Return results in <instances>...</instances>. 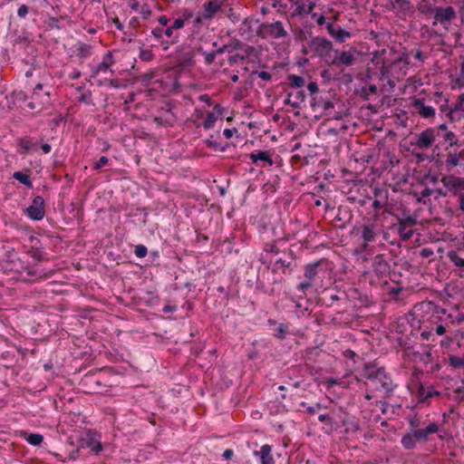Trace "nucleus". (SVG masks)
Listing matches in <instances>:
<instances>
[{
  "label": "nucleus",
  "instance_id": "nucleus-1",
  "mask_svg": "<svg viewBox=\"0 0 464 464\" xmlns=\"http://www.w3.org/2000/svg\"><path fill=\"white\" fill-rule=\"evenodd\" d=\"M363 375L376 391L383 392L386 396H390L396 387L382 367L376 368L373 365H366Z\"/></svg>",
  "mask_w": 464,
  "mask_h": 464
},
{
  "label": "nucleus",
  "instance_id": "nucleus-2",
  "mask_svg": "<svg viewBox=\"0 0 464 464\" xmlns=\"http://www.w3.org/2000/svg\"><path fill=\"white\" fill-rule=\"evenodd\" d=\"M309 47L312 52L329 63L328 57L333 51V43L324 37L315 36L310 41Z\"/></svg>",
  "mask_w": 464,
  "mask_h": 464
},
{
  "label": "nucleus",
  "instance_id": "nucleus-3",
  "mask_svg": "<svg viewBox=\"0 0 464 464\" xmlns=\"http://www.w3.org/2000/svg\"><path fill=\"white\" fill-rule=\"evenodd\" d=\"M258 34L263 38L272 36L277 39L286 36L287 32L285 30L283 24L280 21H277L273 24H262L259 27Z\"/></svg>",
  "mask_w": 464,
  "mask_h": 464
},
{
  "label": "nucleus",
  "instance_id": "nucleus-4",
  "mask_svg": "<svg viewBox=\"0 0 464 464\" xmlns=\"http://www.w3.org/2000/svg\"><path fill=\"white\" fill-rule=\"evenodd\" d=\"M320 261L308 264L304 267V280L297 285L299 291L304 292L306 289L313 286L318 277V266Z\"/></svg>",
  "mask_w": 464,
  "mask_h": 464
},
{
  "label": "nucleus",
  "instance_id": "nucleus-5",
  "mask_svg": "<svg viewBox=\"0 0 464 464\" xmlns=\"http://www.w3.org/2000/svg\"><path fill=\"white\" fill-rule=\"evenodd\" d=\"M24 212L33 220L43 219L45 214L44 198L41 196L34 197L32 204L24 209Z\"/></svg>",
  "mask_w": 464,
  "mask_h": 464
},
{
  "label": "nucleus",
  "instance_id": "nucleus-6",
  "mask_svg": "<svg viewBox=\"0 0 464 464\" xmlns=\"http://www.w3.org/2000/svg\"><path fill=\"white\" fill-rule=\"evenodd\" d=\"M222 5V0H210L204 4L202 6L201 16H198L195 19V22L199 23L201 18L206 20L212 19L221 10Z\"/></svg>",
  "mask_w": 464,
  "mask_h": 464
},
{
  "label": "nucleus",
  "instance_id": "nucleus-7",
  "mask_svg": "<svg viewBox=\"0 0 464 464\" xmlns=\"http://www.w3.org/2000/svg\"><path fill=\"white\" fill-rule=\"evenodd\" d=\"M356 61V57L351 52H342L339 50L334 51V57L329 62L331 65L337 67L340 66H352Z\"/></svg>",
  "mask_w": 464,
  "mask_h": 464
},
{
  "label": "nucleus",
  "instance_id": "nucleus-8",
  "mask_svg": "<svg viewBox=\"0 0 464 464\" xmlns=\"http://www.w3.org/2000/svg\"><path fill=\"white\" fill-rule=\"evenodd\" d=\"M436 139V130L429 128L420 132L415 142V145L420 150L430 149Z\"/></svg>",
  "mask_w": 464,
  "mask_h": 464
},
{
  "label": "nucleus",
  "instance_id": "nucleus-9",
  "mask_svg": "<svg viewBox=\"0 0 464 464\" xmlns=\"http://www.w3.org/2000/svg\"><path fill=\"white\" fill-rule=\"evenodd\" d=\"M114 63L113 56L111 52H108L102 63H100L97 66H94L91 71V77L95 78L99 76L101 73L106 74L107 72L113 73V71L111 69V66Z\"/></svg>",
  "mask_w": 464,
  "mask_h": 464
},
{
  "label": "nucleus",
  "instance_id": "nucleus-10",
  "mask_svg": "<svg viewBox=\"0 0 464 464\" xmlns=\"http://www.w3.org/2000/svg\"><path fill=\"white\" fill-rule=\"evenodd\" d=\"M441 182L449 188L450 191L454 194H458L459 191L464 190V179L455 176H445L441 179Z\"/></svg>",
  "mask_w": 464,
  "mask_h": 464
},
{
  "label": "nucleus",
  "instance_id": "nucleus-11",
  "mask_svg": "<svg viewBox=\"0 0 464 464\" xmlns=\"http://www.w3.org/2000/svg\"><path fill=\"white\" fill-rule=\"evenodd\" d=\"M411 105L415 111L424 119L432 118L435 115L434 108L430 105H426L421 99H414Z\"/></svg>",
  "mask_w": 464,
  "mask_h": 464
},
{
  "label": "nucleus",
  "instance_id": "nucleus-12",
  "mask_svg": "<svg viewBox=\"0 0 464 464\" xmlns=\"http://www.w3.org/2000/svg\"><path fill=\"white\" fill-rule=\"evenodd\" d=\"M456 16L455 10L452 6L438 7L435 10L434 17L440 24L450 22Z\"/></svg>",
  "mask_w": 464,
  "mask_h": 464
},
{
  "label": "nucleus",
  "instance_id": "nucleus-13",
  "mask_svg": "<svg viewBox=\"0 0 464 464\" xmlns=\"http://www.w3.org/2000/svg\"><path fill=\"white\" fill-rule=\"evenodd\" d=\"M326 28L329 34L339 43H343L347 38L351 37L350 32L341 28L340 26H334L332 23H328Z\"/></svg>",
  "mask_w": 464,
  "mask_h": 464
},
{
  "label": "nucleus",
  "instance_id": "nucleus-14",
  "mask_svg": "<svg viewBox=\"0 0 464 464\" xmlns=\"http://www.w3.org/2000/svg\"><path fill=\"white\" fill-rule=\"evenodd\" d=\"M254 455L259 458L260 464H275L271 446L263 445L259 450L254 451Z\"/></svg>",
  "mask_w": 464,
  "mask_h": 464
},
{
  "label": "nucleus",
  "instance_id": "nucleus-15",
  "mask_svg": "<svg viewBox=\"0 0 464 464\" xmlns=\"http://www.w3.org/2000/svg\"><path fill=\"white\" fill-rule=\"evenodd\" d=\"M439 430V425L436 422L430 423L425 428H420L415 431V437L419 439L420 442H426L429 440L430 434L436 433Z\"/></svg>",
  "mask_w": 464,
  "mask_h": 464
},
{
  "label": "nucleus",
  "instance_id": "nucleus-16",
  "mask_svg": "<svg viewBox=\"0 0 464 464\" xmlns=\"http://www.w3.org/2000/svg\"><path fill=\"white\" fill-rule=\"evenodd\" d=\"M447 116L452 121L464 119V98L459 99V101L455 104L454 108L449 111Z\"/></svg>",
  "mask_w": 464,
  "mask_h": 464
},
{
  "label": "nucleus",
  "instance_id": "nucleus-17",
  "mask_svg": "<svg viewBox=\"0 0 464 464\" xmlns=\"http://www.w3.org/2000/svg\"><path fill=\"white\" fill-rule=\"evenodd\" d=\"M372 266L377 274H385L389 268L388 262L384 259L383 255H376L373 257Z\"/></svg>",
  "mask_w": 464,
  "mask_h": 464
},
{
  "label": "nucleus",
  "instance_id": "nucleus-18",
  "mask_svg": "<svg viewBox=\"0 0 464 464\" xmlns=\"http://www.w3.org/2000/svg\"><path fill=\"white\" fill-rule=\"evenodd\" d=\"M291 259L292 258L286 254H284L283 256L277 257L275 261V270H282L284 273L285 272V269L292 271Z\"/></svg>",
  "mask_w": 464,
  "mask_h": 464
},
{
  "label": "nucleus",
  "instance_id": "nucleus-19",
  "mask_svg": "<svg viewBox=\"0 0 464 464\" xmlns=\"http://www.w3.org/2000/svg\"><path fill=\"white\" fill-rule=\"evenodd\" d=\"M376 231L372 225H365L362 229V237L365 241L366 245L373 242L376 237Z\"/></svg>",
  "mask_w": 464,
  "mask_h": 464
},
{
  "label": "nucleus",
  "instance_id": "nucleus-20",
  "mask_svg": "<svg viewBox=\"0 0 464 464\" xmlns=\"http://www.w3.org/2000/svg\"><path fill=\"white\" fill-rule=\"evenodd\" d=\"M419 441V439L415 437V431H411L402 436L401 438V445L406 450H412L416 447V442Z\"/></svg>",
  "mask_w": 464,
  "mask_h": 464
},
{
  "label": "nucleus",
  "instance_id": "nucleus-21",
  "mask_svg": "<svg viewBox=\"0 0 464 464\" xmlns=\"http://www.w3.org/2000/svg\"><path fill=\"white\" fill-rule=\"evenodd\" d=\"M249 157L253 163H256L258 160H262V161L267 162L270 166H272L274 164V161L271 159L268 151L252 152L249 155Z\"/></svg>",
  "mask_w": 464,
  "mask_h": 464
},
{
  "label": "nucleus",
  "instance_id": "nucleus-22",
  "mask_svg": "<svg viewBox=\"0 0 464 464\" xmlns=\"http://www.w3.org/2000/svg\"><path fill=\"white\" fill-rule=\"evenodd\" d=\"M297 5L295 10L294 11V15H303L312 14L313 9L315 6V4L311 2L309 5H305L304 3L295 2Z\"/></svg>",
  "mask_w": 464,
  "mask_h": 464
},
{
  "label": "nucleus",
  "instance_id": "nucleus-23",
  "mask_svg": "<svg viewBox=\"0 0 464 464\" xmlns=\"http://www.w3.org/2000/svg\"><path fill=\"white\" fill-rule=\"evenodd\" d=\"M22 436L33 446H39L44 440V436L38 433H27L26 431H23Z\"/></svg>",
  "mask_w": 464,
  "mask_h": 464
},
{
  "label": "nucleus",
  "instance_id": "nucleus-24",
  "mask_svg": "<svg viewBox=\"0 0 464 464\" xmlns=\"http://www.w3.org/2000/svg\"><path fill=\"white\" fill-rule=\"evenodd\" d=\"M19 145L24 150V152H28L31 150H34L37 146V142H34L30 137H24L19 140Z\"/></svg>",
  "mask_w": 464,
  "mask_h": 464
},
{
  "label": "nucleus",
  "instance_id": "nucleus-25",
  "mask_svg": "<svg viewBox=\"0 0 464 464\" xmlns=\"http://www.w3.org/2000/svg\"><path fill=\"white\" fill-rule=\"evenodd\" d=\"M13 177L16 180H18L21 183H23L24 185H25L27 188H33V182L31 181L28 175H26L21 171H16L13 174Z\"/></svg>",
  "mask_w": 464,
  "mask_h": 464
},
{
  "label": "nucleus",
  "instance_id": "nucleus-26",
  "mask_svg": "<svg viewBox=\"0 0 464 464\" xmlns=\"http://www.w3.org/2000/svg\"><path fill=\"white\" fill-rule=\"evenodd\" d=\"M462 153H464V150H462L459 155L457 153H449L445 161L446 166L450 168L458 166Z\"/></svg>",
  "mask_w": 464,
  "mask_h": 464
},
{
  "label": "nucleus",
  "instance_id": "nucleus-27",
  "mask_svg": "<svg viewBox=\"0 0 464 464\" xmlns=\"http://www.w3.org/2000/svg\"><path fill=\"white\" fill-rule=\"evenodd\" d=\"M290 85L295 88H302L305 81L302 76L291 74L288 76Z\"/></svg>",
  "mask_w": 464,
  "mask_h": 464
},
{
  "label": "nucleus",
  "instance_id": "nucleus-28",
  "mask_svg": "<svg viewBox=\"0 0 464 464\" xmlns=\"http://www.w3.org/2000/svg\"><path fill=\"white\" fill-rule=\"evenodd\" d=\"M450 365L455 369H459L464 367V355L462 357H458L455 355H450L449 358Z\"/></svg>",
  "mask_w": 464,
  "mask_h": 464
},
{
  "label": "nucleus",
  "instance_id": "nucleus-29",
  "mask_svg": "<svg viewBox=\"0 0 464 464\" xmlns=\"http://www.w3.org/2000/svg\"><path fill=\"white\" fill-rule=\"evenodd\" d=\"M450 260L456 266L464 268V259L460 257L457 252L451 251L449 253Z\"/></svg>",
  "mask_w": 464,
  "mask_h": 464
},
{
  "label": "nucleus",
  "instance_id": "nucleus-30",
  "mask_svg": "<svg viewBox=\"0 0 464 464\" xmlns=\"http://www.w3.org/2000/svg\"><path fill=\"white\" fill-rule=\"evenodd\" d=\"M28 255L36 261H43L45 259V254L42 250L35 247H32L28 251Z\"/></svg>",
  "mask_w": 464,
  "mask_h": 464
},
{
  "label": "nucleus",
  "instance_id": "nucleus-31",
  "mask_svg": "<svg viewBox=\"0 0 464 464\" xmlns=\"http://www.w3.org/2000/svg\"><path fill=\"white\" fill-rule=\"evenodd\" d=\"M417 220L414 217L408 216L404 218L399 219L398 226L401 227L407 228L408 227H412L416 225Z\"/></svg>",
  "mask_w": 464,
  "mask_h": 464
},
{
  "label": "nucleus",
  "instance_id": "nucleus-32",
  "mask_svg": "<svg viewBox=\"0 0 464 464\" xmlns=\"http://www.w3.org/2000/svg\"><path fill=\"white\" fill-rule=\"evenodd\" d=\"M443 140L447 142L450 143V146L452 147L454 145H457L458 142H459V140L458 138L456 137L455 133H453L452 131L449 130V131H446L445 133H442V136Z\"/></svg>",
  "mask_w": 464,
  "mask_h": 464
},
{
  "label": "nucleus",
  "instance_id": "nucleus-33",
  "mask_svg": "<svg viewBox=\"0 0 464 464\" xmlns=\"http://www.w3.org/2000/svg\"><path fill=\"white\" fill-rule=\"evenodd\" d=\"M413 230L409 229L407 230L405 227H398V233L403 241L409 240L413 236Z\"/></svg>",
  "mask_w": 464,
  "mask_h": 464
},
{
  "label": "nucleus",
  "instance_id": "nucleus-34",
  "mask_svg": "<svg viewBox=\"0 0 464 464\" xmlns=\"http://www.w3.org/2000/svg\"><path fill=\"white\" fill-rule=\"evenodd\" d=\"M217 121V118L216 116L214 115V113L212 112H208L205 121H204V123H203V126L205 129H211L215 122Z\"/></svg>",
  "mask_w": 464,
  "mask_h": 464
},
{
  "label": "nucleus",
  "instance_id": "nucleus-35",
  "mask_svg": "<svg viewBox=\"0 0 464 464\" xmlns=\"http://www.w3.org/2000/svg\"><path fill=\"white\" fill-rule=\"evenodd\" d=\"M87 447L90 448L92 451L98 453L102 450V446L100 441L94 440L92 439L89 440L86 443Z\"/></svg>",
  "mask_w": 464,
  "mask_h": 464
},
{
  "label": "nucleus",
  "instance_id": "nucleus-36",
  "mask_svg": "<svg viewBox=\"0 0 464 464\" xmlns=\"http://www.w3.org/2000/svg\"><path fill=\"white\" fill-rule=\"evenodd\" d=\"M158 125H162L165 127L171 126L174 122V119L170 118H162V117H155L153 120Z\"/></svg>",
  "mask_w": 464,
  "mask_h": 464
},
{
  "label": "nucleus",
  "instance_id": "nucleus-37",
  "mask_svg": "<svg viewBox=\"0 0 464 464\" xmlns=\"http://www.w3.org/2000/svg\"><path fill=\"white\" fill-rule=\"evenodd\" d=\"M91 45L83 44L78 48V55L86 58L91 54Z\"/></svg>",
  "mask_w": 464,
  "mask_h": 464
},
{
  "label": "nucleus",
  "instance_id": "nucleus-38",
  "mask_svg": "<svg viewBox=\"0 0 464 464\" xmlns=\"http://www.w3.org/2000/svg\"><path fill=\"white\" fill-rule=\"evenodd\" d=\"M276 333L275 336L279 340H284L285 338V334L288 333V329L286 326L281 324L276 329Z\"/></svg>",
  "mask_w": 464,
  "mask_h": 464
},
{
  "label": "nucleus",
  "instance_id": "nucleus-39",
  "mask_svg": "<svg viewBox=\"0 0 464 464\" xmlns=\"http://www.w3.org/2000/svg\"><path fill=\"white\" fill-rule=\"evenodd\" d=\"M410 428L411 431L419 430L421 428V421L419 418L414 417L409 420Z\"/></svg>",
  "mask_w": 464,
  "mask_h": 464
},
{
  "label": "nucleus",
  "instance_id": "nucleus-40",
  "mask_svg": "<svg viewBox=\"0 0 464 464\" xmlns=\"http://www.w3.org/2000/svg\"><path fill=\"white\" fill-rule=\"evenodd\" d=\"M407 65H408V63L406 61H404L402 58H399L397 59L396 61H394L392 64H391V68L392 69H397L399 68L400 70L402 69V67H404L405 69H407Z\"/></svg>",
  "mask_w": 464,
  "mask_h": 464
},
{
  "label": "nucleus",
  "instance_id": "nucleus-41",
  "mask_svg": "<svg viewBox=\"0 0 464 464\" xmlns=\"http://www.w3.org/2000/svg\"><path fill=\"white\" fill-rule=\"evenodd\" d=\"M92 92L87 91L79 97V102L93 105L92 102Z\"/></svg>",
  "mask_w": 464,
  "mask_h": 464
},
{
  "label": "nucleus",
  "instance_id": "nucleus-42",
  "mask_svg": "<svg viewBox=\"0 0 464 464\" xmlns=\"http://www.w3.org/2000/svg\"><path fill=\"white\" fill-rule=\"evenodd\" d=\"M147 252H148L147 251V247L145 246H143V245L136 246L135 251H134L136 256H138V257H144V256H146Z\"/></svg>",
  "mask_w": 464,
  "mask_h": 464
},
{
  "label": "nucleus",
  "instance_id": "nucleus-43",
  "mask_svg": "<svg viewBox=\"0 0 464 464\" xmlns=\"http://www.w3.org/2000/svg\"><path fill=\"white\" fill-rule=\"evenodd\" d=\"M432 192H433V190L429 188H424L420 192L421 197L420 198H418V202H422L423 204H426L427 201L424 198L430 197Z\"/></svg>",
  "mask_w": 464,
  "mask_h": 464
},
{
  "label": "nucleus",
  "instance_id": "nucleus-44",
  "mask_svg": "<svg viewBox=\"0 0 464 464\" xmlns=\"http://www.w3.org/2000/svg\"><path fill=\"white\" fill-rule=\"evenodd\" d=\"M293 93V99L295 101H298V106L300 105L301 102H303L305 99V93L304 91L300 90V91H296L295 92H292Z\"/></svg>",
  "mask_w": 464,
  "mask_h": 464
},
{
  "label": "nucleus",
  "instance_id": "nucleus-45",
  "mask_svg": "<svg viewBox=\"0 0 464 464\" xmlns=\"http://www.w3.org/2000/svg\"><path fill=\"white\" fill-rule=\"evenodd\" d=\"M284 103L285 105H290L294 108H298V101H295L293 99V93L292 92H289L287 94V98L284 101Z\"/></svg>",
  "mask_w": 464,
  "mask_h": 464
},
{
  "label": "nucleus",
  "instance_id": "nucleus-46",
  "mask_svg": "<svg viewBox=\"0 0 464 464\" xmlns=\"http://www.w3.org/2000/svg\"><path fill=\"white\" fill-rule=\"evenodd\" d=\"M139 12L144 19H148L151 15V10L147 5H141Z\"/></svg>",
  "mask_w": 464,
  "mask_h": 464
},
{
  "label": "nucleus",
  "instance_id": "nucleus-47",
  "mask_svg": "<svg viewBox=\"0 0 464 464\" xmlns=\"http://www.w3.org/2000/svg\"><path fill=\"white\" fill-rule=\"evenodd\" d=\"M202 53L205 56V62H206L207 64H211V63H214L215 57L217 55V53H215V52H211V53L203 52Z\"/></svg>",
  "mask_w": 464,
  "mask_h": 464
},
{
  "label": "nucleus",
  "instance_id": "nucleus-48",
  "mask_svg": "<svg viewBox=\"0 0 464 464\" xmlns=\"http://www.w3.org/2000/svg\"><path fill=\"white\" fill-rule=\"evenodd\" d=\"M411 53L413 55V57L416 60H419L420 62H424V60L427 58V56L420 51V50H412Z\"/></svg>",
  "mask_w": 464,
  "mask_h": 464
},
{
  "label": "nucleus",
  "instance_id": "nucleus-49",
  "mask_svg": "<svg viewBox=\"0 0 464 464\" xmlns=\"http://www.w3.org/2000/svg\"><path fill=\"white\" fill-rule=\"evenodd\" d=\"M140 58L142 61H150L152 58V53L150 50H140Z\"/></svg>",
  "mask_w": 464,
  "mask_h": 464
},
{
  "label": "nucleus",
  "instance_id": "nucleus-50",
  "mask_svg": "<svg viewBox=\"0 0 464 464\" xmlns=\"http://www.w3.org/2000/svg\"><path fill=\"white\" fill-rule=\"evenodd\" d=\"M109 159L106 156H102L97 162H95L94 169H100L102 166L106 165Z\"/></svg>",
  "mask_w": 464,
  "mask_h": 464
},
{
  "label": "nucleus",
  "instance_id": "nucleus-51",
  "mask_svg": "<svg viewBox=\"0 0 464 464\" xmlns=\"http://www.w3.org/2000/svg\"><path fill=\"white\" fill-rule=\"evenodd\" d=\"M53 271H49L48 273H42V272H37V271H29L28 272V275L29 276H34V275H39V277L40 278H49L53 276Z\"/></svg>",
  "mask_w": 464,
  "mask_h": 464
},
{
  "label": "nucleus",
  "instance_id": "nucleus-52",
  "mask_svg": "<svg viewBox=\"0 0 464 464\" xmlns=\"http://www.w3.org/2000/svg\"><path fill=\"white\" fill-rule=\"evenodd\" d=\"M254 73L257 74L260 79L263 81H270L272 78L271 73L262 71V72H255Z\"/></svg>",
  "mask_w": 464,
  "mask_h": 464
},
{
  "label": "nucleus",
  "instance_id": "nucleus-53",
  "mask_svg": "<svg viewBox=\"0 0 464 464\" xmlns=\"http://www.w3.org/2000/svg\"><path fill=\"white\" fill-rule=\"evenodd\" d=\"M436 130V137L442 136V133H445L448 130V127L445 123L440 124L439 127L434 128Z\"/></svg>",
  "mask_w": 464,
  "mask_h": 464
},
{
  "label": "nucleus",
  "instance_id": "nucleus-54",
  "mask_svg": "<svg viewBox=\"0 0 464 464\" xmlns=\"http://www.w3.org/2000/svg\"><path fill=\"white\" fill-rule=\"evenodd\" d=\"M185 25V22L180 18H177L173 24H172V28H174L175 30H179V29H181L183 28Z\"/></svg>",
  "mask_w": 464,
  "mask_h": 464
},
{
  "label": "nucleus",
  "instance_id": "nucleus-55",
  "mask_svg": "<svg viewBox=\"0 0 464 464\" xmlns=\"http://www.w3.org/2000/svg\"><path fill=\"white\" fill-rule=\"evenodd\" d=\"M29 8L25 5H22L17 11V14L20 17H24L28 14Z\"/></svg>",
  "mask_w": 464,
  "mask_h": 464
},
{
  "label": "nucleus",
  "instance_id": "nucleus-56",
  "mask_svg": "<svg viewBox=\"0 0 464 464\" xmlns=\"http://www.w3.org/2000/svg\"><path fill=\"white\" fill-rule=\"evenodd\" d=\"M180 18L186 23L193 18V14L189 10H185Z\"/></svg>",
  "mask_w": 464,
  "mask_h": 464
},
{
  "label": "nucleus",
  "instance_id": "nucleus-57",
  "mask_svg": "<svg viewBox=\"0 0 464 464\" xmlns=\"http://www.w3.org/2000/svg\"><path fill=\"white\" fill-rule=\"evenodd\" d=\"M322 108L324 112H327L329 110L334 108V102L330 100H326L323 102Z\"/></svg>",
  "mask_w": 464,
  "mask_h": 464
},
{
  "label": "nucleus",
  "instance_id": "nucleus-58",
  "mask_svg": "<svg viewBox=\"0 0 464 464\" xmlns=\"http://www.w3.org/2000/svg\"><path fill=\"white\" fill-rule=\"evenodd\" d=\"M307 89H308V91L312 94H314V93H316L318 92L319 88H318V85H317V83L315 82H311L308 83Z\"/></svg>",
  "mask_w": 464,
  "mask_h": 464
},
{
  "label": "nucleus",
  "instance_id": "nucleus-59",
  "mask_svg": "<svg viewBox=\"0 0 464 464\" xmlns=\"http://www.w3.org/2000/svg\"><path fill=\"white\" fill-rule=\"evenodd\" d=\"M433 255V250L430 248H422L420 251V256L424 258H428Z\"/></svg>",
  "mask_w": 464,
  "mask_h": 464
},
{
  "label": "nucleus",
  "instance_id": "nucleus-60",
  "mask_svg": "<svg viewBox=\"0 0 464 464\" xmlns=\"http://www.w3.org/2000/svg\"><path fill=\"white\" fill-rule=\"evenodd\" d=\"M152 34L158 39H161L162 38V35H163V29L162 28H155L152 30Z\"/></svg>",
  "mask_w": 464,
  "mask_h": 464
},
{
  "label": "nucleus",
  "instance_id": "nucleus-61",
  "mask_svg": "<svg viewBox=\"0 0 464 464\" xmlns=\"http://www.w3.org/2000/svg\"><path fill=\"white\" fill-rule=\"evenodd\" d=\"M129 6L130 7V9L134 10V11H140V5L139 2L135 1V0H131L129 2Z\"/></svg>",
  "mask_w": 464,
  "mask_h": 464
},
{
  "label": "nucleus",
  "instance_id": "nucleus-62",
  "mask_svg": "<svg viewBox=\"0 0 464 464\" xmlns=\"http://www.w3.org/2000/svg\"><path fill=\"white\" fill-rule=\"evenodd\" d=\"M235 131H236V129H233V130L225 129L223 131V134L227 139H231L233 137Z\"/></svg>",
  "mask_w": 464,
  "mask_h": 464
},
{
  "label": "nucleus",
  "instance_id": "nucleus-63",
  "mask_svg": "<svg viewBox=\"0 0 464 464\" xmlns=\"http://www.w3.org/2000/svg\"><path fill=\"white\" fill-rule=\"evenodd\" d=\"M108 85L113 88H120V81L118 79H109Z\"/></svg>",
  "mask_w": 464,
  "mask_h": 464
},
{
  "label": "nucleus",
  "instance_id": "nucleus-64",
  "mask_svg": "<svg viewBox=\"0 0 464 464\" xmlns=\"http://www.w3.org/2000/svg\"><path fill=\"white\" fill-rule=\"evenodd\" d=\"M174 28H172V26H169L167 27L166 29H163V34L168 37V38H170L172 37L173 35V32H174Z\"/></svg>",
  "mask_w": 464,
  "mask_h": 464
}]
</instances>
